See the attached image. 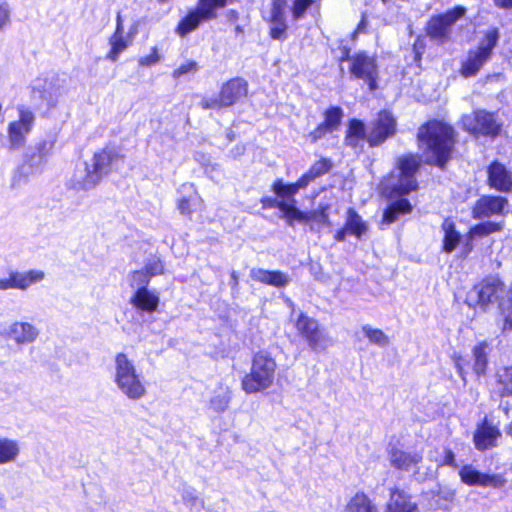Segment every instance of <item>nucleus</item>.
<instances>
[{"label":"nucleus","instance_id":"obj_1","mask_svg":"<svg viewBox=\"0 0 512 512\" xmlns=\"http://www.w3.org/2000/svg\"><path fill=\"white\" fill-rule=\"evenodd\" d=\"M496 302H499L504 318L503 330H512V286L506 291L500 279L489 277L475 285L466 296V303L470 307L480 308L483 311Z\"/></svg>","mask_w":512,"mask_h":512},{"label":"nucleus","instance_id":"obj_2","mask_svg":"<svg viewBox=\"0 0 512 512\" xmlns=\"http://www.w3.org/2000/svg\"><path fill=\"white\" fill-rule=\"evenodd\" d=\"M119 162H123V155L113 147H105L94 153L90 163H84V169L78 170L74 175V187L78 190H91L101 179L107 176Z\"/></svg>","mask_w":512,"mask_h":512},{"label":"nucleus","instance_id":"obj_3","mask_svg":"<svg viewBox=\"0 0 512 512\" xmlns=\"http://www.w3.org/2000/svg\"><path fill=\"white\" fill-rule=\"evenodd\" d=\"M453 129L439 121H431L421 127L418 133L420 145L431 155L428 161L443 167L448 161L452 148Z\"/></svg>","mask_w":512,"mask_h":512},{"label":"nucleus","instance_id":"obj_4","mask_svg":"<svg viewBox=\"0 0 512 512\" xmlns=\"http://www.w3.org/2000/svg\"><path fill=\"white\" fill-rule=\"evenodd\" d=\"M113 382L129 400L138 401L147 394L143 375L126 353L119 352L114 356Z\"/></svg>","mask_w":512,"mask_h":512},{"label":"nucleus","instance_id":"obj_5","mask_svg":"<svg viewBox=\"0 0 512 512\" xmlns=\"http://www.w3.org/2000/svg\"><path fill=\"white\" fill-rule=\"evenodd\" d=\"M421 158L415 155L399 157L395 169L382 183L383 193L388 197L407 195L417 189L415 174Z\"/></svg>","mask_w":512,"mask_h":512},{"label":"nucleus","instance_id":"obj_6","mask_svg":"<svg viewBox=\"0 0 512 512\" xmlns=\"http://www.w3.org/2000/svg\"><path fill=\"white\" fill-rule=\"evenodd\" d=\"M276 362L268 354L257 353L252 361V367L242 380V389L248 394H254L270 388L274 382Z\"/></svg>","mask_w":512,"mask_h":512},{"label":"nucleus","instance_id":"obj_7","mask_svg":"<svg viewBox=\"0 0 512 512\" xmlns=\"http://www.w3.org/2000/svg\"><path fill=\"white\" fill-rule=\"evenodd\" d=\"M466 12L467 9L464 6H455L445 13L433 16L428 22V35L440 43L448 41L453 26L465 18Z\"/></svg>","mask_w":512,"mask_h":512},{"label":"nucleus","instance_id":"obj_8","mask_svg":"<svg viewBox=\"0 0 512 512\" xmlns=\"http://www.w3.org/2000/svg\"><path fill=\"white\" fill-rule=\"evenodd\" d=\"M247 95V82L234 78L225 83L218 96L205 97L200 106L203 109H221L230 107Z\"/></svg>","mask_w":512,"mask_h":512},{"label":"nucleus","instance_id":"obj_9","mask_svg":"<svg viewBox=\"0 0 512 512\" xmlns=\"http://www.w3.org/2000/svg\"><path fill=\"white\" fill-rule=\"evenodd\" d=\"M65 93L66 80L56 75L36 79L32 87V98L42 101L48 107H55Z\"/></svg>","mask_w":512,"mask_h":512},{"label":"nucleus","instance_id":"obj_10","mask_svg":"<svg viewBox=\"0 0 512 512\" xmlns=\"http://www.w3.org/2000/svg\"><path fill=\"white\" fill-rule=\"evenodd\" d=\"M35 114L24 107L18 108V119L9 123L7 128L10 149L18 150L25 146L26 138L35 124Z\"/></svg>","mask_w":512,"mask_h":512},{"label":"nucleus","instance_id":"obj_11","mask_svg":"<svg viewBox=\"0 0 512 512\" xmlns=\"http://www.w3.org/2000/svg\"><path fill=\"white\" fill-rule=\"evenodd\" d=\"M351 61L350 72L357 79L364 80L371 91L377 89L378 67L376 59L366 52H358L346 58Z\"/></svg>","mask_w":512,"mask_h":512},{"label":"nucleus","instance_id":"obj_12","mask_svg":"<svg viewBox=\"0 0 512 512\" xmlns=\"http://www.w3.org/2000/svg\"><path fill=\"white\" fill-rule=\"evenodd\" d=\"M463 128L469 133L484 136H496L500 131V124L493 113L478 110L462 118Z\"/></svg>","mask_w":512,"mask_h":512},{"label":"nucleus","instance_id":"obj_13","mask_svg":"<svg viewBox=\"0 0 512 512\" xmlns=\"http://www.w3.org/2000/svg\"><path fill=\"white\" fill-rule=\"evenodd\" d=\"M461 481L468 486L490 487L494 489L503 488L507 479L501 473L489 474L477 470L473 465H464L459 470Z\"/></svg>","mask_w":512,"mask_h":512},{"label":"nucleus","instance_id":"obj_14","mask_svg":"<svg viewBox=\"0 0 512 512\" xmlns=\"http://www.w3.org/2000/svg\"><path fill=\"white\" fill-rule=\"evenodd\" d=\"M296 328L313 350L326 348L328 340L315 319L301 312L296 320Z\"/></svg>","mask_w":512,"mask_h":512},{"label":"nucleus","instance_id":"obj_15","mask_svg":"<svg viewBox=\"0 0 512 512\" xmlns=\"http://www.w3.org/2000/svg\"><path fill=\"white\" fill-rule=\"evenodd\" d=\"M396 130V120L388 111H381L373 122L368 133V142L371 146H377L391 137Z\"/></svg>","mask_w":512,"mask_h":512},{"label":"nucleus","instance_id":"obj_16","mask_svg":"<svg viewBox=\"0 0 512 512\" xmlns=\"http://www.w3.org/2000/svg\"><path fill=\"white\" fill-rule=\"evenodd\" d=\"M390 465L397 470L409 472L417 468L423 460V453L418 451H406L397 446L388 449Z\"/></svg>","mask_w":512,"mask_h":512},{"label":"nucleus","instance_id":"obj_17","mask_svg":"<svg viewBox=\"0 0 512 512\" xmlns=\"http://www.w3.org/2000/svg\"><path fill=\"white\" fill-rule=\"evenodd\" d=\"M507 205V199L500 196H482L473 207L472 215L475 219L489 218L501 215Z\"/></svg>","mask_w":512,"mask_h":512},{"label":"nucleus","instance_id":"obj_18","mask_svg":"<svg viewBox=\"0 0 512 512\" xmlns=\"http://www.w3.org/2000/svg\"><path fill=\"white\" fill-rule=\"evenodd\" d=\"M502 434L498 427L489 423L486 419L477 427L473 440L477 450L485 451L497 446Z\"/></svg>","mask_w":512,"mask_h":512},{"label":"nucleus","instance_id":"obj_19","mask_svg":"<svg viewBox=\"0 0 512 512\" xmlns=\"http://www.w3.org/2000/svg\"><path fill=\"white\" fill-rule=\"evenodd\" d=\"M6 337L18 345L33 343L39 336V330L29 322L16 321L5 332Z\"/></svg>","mask_w":512,"mask_h":512},{"label":"nucleus","instance_id":"obj_20","mask_svg":"<svg viewBox=\"0 0 512 512\" xmlns=\"http://www.w3.org/2000/svg\"><path fill=\"white\" fill-rule=\"evenodd\" d=\"M488 183L498 191L509 192L512 189V175L504 165L493 162L488 169Z\"/></svg>","mask_w":512,"mask_h":512},{"label":"nucleus","instance_id":"obj_21","mask_svg":"<svg viewBox=\"0 0 512 512\" xmlns=\"http://www.w3.org/2000/svg\"><path fill=\"white\" fill-rule=\"evenodd\" d=\"M385 512H419L418 506L404 490L392 488Z\"/></svg>","mask_w":512,"mask_h":512},{"label":"nucleus","instance_id":"obj_22","mask_svg":"<svg viewBox=\"0 0 512 512\" xmlns=\"http://www.w3.org/2000/svg\"><path fill=\"white\" fill-rule=\"evenodd\" d=\"M129 302L137 311L151 314L157 310L160 298L152 290L140 289L134 292Z\"/></svg>","mask_w":512,"mask_h":512},{"label":"nucleus","instance_id":"obj_23","mask_svg":"<svg viewBox=\"0 0 512 512\" xmlns=\"http://www.w3.org/2000/svg\"><path fill=\"white\" fill-rule=\"evenodd\" d=\"M250 277L257 282L271 285L277 288L286 287L291 278L286 273L281 271H270L262 268H253L250 271Z\"/></svg>","mask_w":512,"mask_h":512},{"label":"nucleus","instance_id":"obj_24","mask_svg":"<svg viewBox=\"0 0 512 512\" xmlns=\"http://www.w3.org/2000/svg\"><path fill=\"white\" fill-rule=\"evenodd\" d=\"M309 182L302 175V177L295 183L285 184L282 180H277L274 182L272 186L273 192L278 196V198H282L287 202L296 203L294 196L298 193L300 189H304L307 187Z\"/></svg>","mask_w":512,"mask_h":512},{"label":"nucleus","instance_id":"obj_25","mask_svg":"<svg viewBox=\"0 0 512 512\" xmlns=\"http://www.w3.org/2000/svg\"><path fill=\"white\" fill-rule=\"evenodd\" d=\"M231 399V389L221 384L217 390L213 392L209 401V407L216 413H223L228 409Z\"/></svg>","mask_w":512,"mask_h":512},{"label":"nucleus","instance_id":"obj_26","mask_svg":"<svg viewBox=\"0 0 512 512\" xmlns=\"http://www.w3.org/2000/svg\"><path fill=\"white\" fill-rule=\"evenodd\" d=\"M488 60L484 54L479 53L477 50L470 51L466 60L461 65V75L466 78L476 75Z\"/></svg>","mask_w":512,"mask_h":512},{"label":"nucleus","instance_id":"obj_27","mask_svg":"<svg viewBox=\"0 0 512 512\" xmlns=\"http://www.w3.org/2000/svg\"><path fill=\"white\" fill-rule=\"evenodd\" d=\"M19 454L20 446L16 440L0 437V465L15 462Z\"/></svg>","mask_w":512,"mask_h":512},{"label":"nucleus","instance_id":"obj_28","mask_svg":"<svg viewBox=\"0 0 512 512\" xmlns=\"http://www.w3.org/2000/svg\"><path fill=\"white\" fill-rule=\"evenodd\" d=\"M488 349L487 342H481L472 349L473 355V371L479 377L484 375L488 365Z\"/></svg>","mask_w":512,"mask_h":512},{"label":"nucleus","instance_id":"obj_29","mask_svg":"<svg viewBox=\"0 0 512 512\" xmlns=\"http://www.w3.org/2000/svg\"><path fill=\"white\" fill-rule=\"evenodd\" d=\"M442 230L444 232L443 251L451 253L458 246L461 240V235L456 231L455 224L450 219L444 220Z\"/></svg>","mask_w":512,"mask_h":512},{"label":"nucleus","instance_id":"obj_30","mask_svg":"<svg viewBox=\"0 0 512 512\" xmlns=\"http://www.w3.org/2000/svg\"><path fill=\"white\" fill-rule=\"evenodd\" d=\"M230 0H199L196 10L203 20H212L217 17V10L227 6Z\"/></svg>","mask_w":512,"mask_h":512},{"label":"nucleus","instance_id":"obj_31","mask_svg":"<svg viewBox=\"0 0 512 512\" xmlns=\"http://www.w3.org/2000/svg\"><path fill=\"white\" fill-rule=\"evenodd\" d=\"M412 206L407 199H400L392 203L383 213V224L394 223L400 214L410 213Z\"/></svg>","mask_w":512,"mask_h":512},{"label":"nucleus","instance_id":"obj_32","mask_svg":"<svg viewBox=\"0 0 512 512\" xmlns=\"http://www.w3.org/2000/svg\"><path fill=\"white\" fill-rule=\"evenodd\" d=\"M15 275L17 289L23 291L45 279V272L42 270H28L24 272L15 271Z\"/></svg>","mask_w":512,"mask_h":512},{"label":"nucleus","instance_id":"obj_33","mask_svg":"<svg viewBox=\"0 0 512 512\" xmlns=\"http://www.w3.org/2000/svg\"><path fill=\"white\" fill-rule=\"evenodd\" d=\"M343 512H378L376 506L364 493H357L348 502Z\"/></svg>","mask_w":512,"mask_h":512},{"label":"nucleus","instance_id":"obj_34","mask_svg":"<svg viewBox=\"0 0 512 512\" xmlns=\"http://www.w3.org/2000/svg\"><path fill=\"white\" fill-rule=\"evenodd\" d=\"M55 141L53 139H45L39 142L36 146L37 152L34 153L29 159L31 168H39L45 163L46 157L52 152Z\"/></svg>","mask_w":512,"mask_h":512},{"label":"nucleus","instance_id":"obj_35","mask_svg":"<svg viewBox=\"0 0 512 512\" xmlns=\"http://www.w3.org/2000/svg\"><path fill=\"white\" fill-rule=\"evenodd\" d=\"M286 33V24L284 22L283 12L279 5L274 4L271 10V28L270 35L273 39H282Z\"/></svg>","mask_w":512,"mask_h":512},{"label":"nucleus","instance_id":"obj_36","mask_svg":"<svg viewBox=\"0 0 512 512\" xmlns=\"http://www.w3.org/2000/svg\"><path fill=\"white\" fill-rule=\"evenodd\" d=\"M363 335L368 339L369 343L384 348L390 344V338L381 329L374 328L369 324L361 327Z\"/></svg>","mask_w":512,"mask_h":512},{"label":"nucleus","instance_id":"obj_37","mask_svg":"<svg viewBox=\"0 0 512 512\" xmlns=\"http://www.w3.org/2000/svg\"><path fill=\"white\" fill-rule=\"evenodd\" d=\"M344 226L349 231V234H353L357 238H361V236L367 231L366 223L352 208L347 212V219Z\"/></svg>","mask_w":512,"mask_h":512},{"label":"nucleus","instance_id":"obj_38","mask_svg":"<svg viewBox=\"0 0 512 512\" xmlns=\"http://www.w3.org/2000/svg\"><path fill=\"white\" fill-rule=\"evenodd\" d=\"M503 229L501 223L486 221L475 225L469 230L468 237L472 240L474 238L486 237L495 232H500Z\"/></svg>","mask_w":512,"mask_h":512},{"label":"nucleus","instance_id":"obj_39","mask_svg":"<svg viewBox=\"0 0 512 512\" xmlns=\"http://www.w3.org/2000/svg\"><path fill=\"white\" fill-rule=\"evenodd\" d=\"M499 40V32L498 29L492 28L489 29L484 38L481 40L478 48L476 49L479 53L484 54L486 58L490 59L492 55V51L497 45Z\"/></svg>","mask_w":512,"mask_h":512},{"label":"nucleus","instance_id":"obj_40","mask_svg":"<svg viewBox=\"0 0 512 512\" xmlns=\"http://www.w3.org/2000/svg\"><path fill=\"white\" fill-rule=\"evenodd\" d=\"M201 21H204L198 11L195 9V11L190 12L185 18H183L178 27H177V33L180 36H185L189 34L190 32L194 31L200 24Z\"/></svg>","mask_w":512,"mask_h":512},{"label":"nucleus","instance_id":"obj_41","mask_svg":"<svg viewBox=\"0 0 512 512\" xmlns=\"http://www.w3.org/2000/svg\"><path fill=\"white\" fill-rule=\"evenodd\" d=\"M365 136V125L363 122L352 119L349 123L345 142L348 146L355 147L360 139Z\"/></svg>","mask_w":512,"mask_h":512},{"label":"nucleus","instance_id":"obj_42","mask_svg":"<svg viewBox=\"0 0 512 512\" xmlns=\"http://www.w3.org/2000/svg\"><path fill=\"white\" fill-rule=\"evenodd\" d=\"M344 116L343 110L340 107L333 106L328 108L324 113V121L322 122L330 132L338 130L342 118Z\"/></svg>","mask_w":512,"mask_h":512},{"label":"nucleus","instance_id":"obj_43","mask_svg":"<svg viewBox=\"0 0 512 512\" xmlns=\"http://www.w3.org/2000/svg\"><path fill=\"white\" fill-rule=\"evenodd\" d=\"M109 44L111 49L108 52L106 58L112 62H116L120 54L123 53L129 46V43L124 36L115 35L110 37Z\"/></svg>","mask_w":512,"mask_h":512},{"label":"nucleus","instance_id":"obj_44","mask_svg":"<svg viewBox=\"0 0 512 512\" xmlns=\"http://www.w3.org/2000/svg\"><path fill=\"white\" fill-rule=\"evenodd\" d=\"M332 167V163L329 159L323 158L317 162H315L308 172H306L303 176L310 183L316 178L322 176L327 173Z\"/></svg>","mask_w":512,"mask_h":512},{"label":"nucleus","instance_id":"obj_45","mask_svg":"<svg viewBox=\"0 0 512 512\" xmlns=\"http://www.w3.org/2000/svg\"><path fill=\"white\" fill-rule=\"evenodd\" d=\"M501 396H512V366L505 367L498 373Z\"/></svg>","mask_w":512,"mask_h":512},{"label":"nucleus","instance_id":"obj_46","mask_svg":"<svg viewBox=\"0 0 512 512\" xmlns=\"http://www.w3.org/2000/svg\"><path fill=\"white\" fill-rule=\"evenodd\" d=\"M296 203L285 201L284 205H282L281 212L287 218L288 223L291 224L292 221L296 220L299 222H307V215L305 212L300 211L295 206Z\"/></svg>","mask_w":512,"mask_h":512},{"label":"nucleus","instance_id":"obj_47","mask_svg":"<svg viewBox=\"0 0 512 512\" xmlns=\"http://www.w3.org/2000/svg\"><path fill=\"white\" fill-rule=\"evenodd\" d=\"M182 499L190 510H199L203 507V500L198 496L196 490L191 487H184L182 491Z\"/></svg>","mask_w":512,"mask_h":512},{"label":"nucleus","instance_id":"obj_48","mask_svg":"<svg viewBox=\"0 0 512 512\" xmlns=\"http://www.w3.org/2000/svg\"><path fill=\"white\" fill-rule=\"evenodd\" d=\"M150 277L147 272L144 270H136L133 271L129 276V285L135 291H139L140 289H148L147 286L150 282Z\"/></svg>","mask_w":512,"mask_h":512},{"label":"nucleus","instance_id":"obj_49","mask_svg":"<svg viewBox=\"0 0 512 512\" xmlns=\"http://www.w3.org/2000/svg\"><path fill=\"white\" fill-rule=\"evenodd\" d=\"M328 209V205H320V207L314 211L306 213L307 215V222L314 221L323 225L329 224V217L326 213V210Z\"/></svg>","mask_w":512,"mask_h":512},{"label":"nucleus","instance_id":"obj_50","mask_svg":"<svg viewBox=\"0 0 512 512\" xmlns=\"http://www.w3.org/2000/svg\"><path fill=\"white\" fill-rule=\"evenodd\" d=\"M11 7L8 1L0 0V31H4L11 23Z\"/></svg>","mask_w":512,"mask_h":512},{"label":"nucleus","instance_id":"obj_51","mask_svg":"<svg viewBox=\"0 0 512 512\" xmlns=\"http://www.w3.org/2000/svg\"><path fill=\"white\" fill-rule=\"evenodd\" d=\"M198 70V64L195 61H188L173 72L174 78H180L181 76L188 74V73H195Z\"/></svg>","mask_w":512,"mask_h":512},{"label":"nucleus","instance_id":"obj_52","mask_svg":"<svg viewBox=\"0 0 512 512\" xmlns=\"http://www.w3.org/2000/svg\"><path fill=\"white\" fill-rule=\"evenodd\" d=\"M143 270L149 274L150 278H152L153 276L163 273V265L159 259L154 258L149 260Z\"/></svg>","mask_w":512,"mask_h":512},{"label":"nucleus","instance_id":"obj_53","mask_svg":"<svg viewBox=\"0 0 512 512\" xmlns=\"http://www.w3.org/2000/svg\"><path fill=\"white\" fill-rule=\"evenodd\" d=\"M311 4L312 0H295L292 8L293 17L295 19L301 18Z\"/></svg>","mask_w":512,"mask_h":512},{"label":"nucleus","instance_id":"obj_54","mask_svg":"<svg viewBox=\"0 0 512 512\" xmlns=\"http://www.w3.org/2000/svg\"><path fill=\"white\" fill-rule=\"evenodd\" d=\"M328 133H331L330 130L323 123H320L312 132L308 134L307 138L311 143H315Z\"/></svg>","mask_w":512,"mask_h":512},{"label":"nucleus","instance_id":"obj_55","mask_svg":"<svg viewBox=\"0 0 512 512\" xmlns=\"http://www.w3.org/2000/svg\"><path fill=\"white\" fill-rule=\"evenodd\" d=\"M160 55L158 54V49L156 47L152 48V52L144 57L139 59V65L141 66H152L160 61Z\"/></svg>","mask_w":512,"mask_h":512},{"label":"nucleus","instance_id":"obj_56","mask_svg":"<svg viewBox=\"0 0 512 512\" xmlns=\"http://www.w3.org/2000/svg\"><path fill=\"white\" fill-rule=\"evenodd\" d=\"M9 289H17L15 271H11L9 273L8 278L0 279V291H5Z\"/></svg>","mask_w":512,"mask_h":512},{"label":"nucleus","instance_id":"obj_57","mask_svg":"<svg viewBox=\"0 0 512 512\" xmlns=\"http://www.w3.org/2000/svg\"><path fill=\"white\" fill-rule=\"evenodd\" d=\"M286 200H283L282 198H271V197H265L261 200V203L264 208H278L280 211L282 209V205H284Z\"/></svg>","mask_w":512,"mask_h":512},{"label":"nucleus","instance_id":"obj_58","mask_svg":"<svg viewBox=\"0 0 512 512\" xmlns=\"http://www.w3.org/2000/svg\"><path fill=\"white\" fill-rule=\"evenodd\" d=\"M190 201L191 199L187 197H183L178 201V209L182 215H190L192 213Z\"/></svg>","mask_w":512,"mask_h":512},{"label":"nucleus","instance_id":"obj_59","mask_svg":"<svg viewBox=\"0 0 512 512\" xmlns=\"http://www.w3.org/2000/svg\"><path fill=\"white\" fill-rule=\"evenodd\" d=\"M27 180V175H24L20 170L16 171L12 177L11 186L17 188L21 185V182Z\"/></svg>","mask_w":512,"mask_h":512},{"label":"nucleus","instance_id":"obj_60","mask_svg":"<svg viewBox=\"0 0 512 512\" xmlns=\"http://www.w3.org/2000/svg\"><path fill=\"white\" fill-rule=\"evenodd\" d=\"M443 464L448 465V466H452V467H456L457 466L456 462H455V454L453 453L452 450H450V449H446L445 450V456H444Z\"/></svg>","mask_w":512,"mask_h":512},{"label":"nucleus","instance_id":"obj_61","mask_svg":"<svg viewBox=\"0 0 512 512\" xmlns=\"http://www.w3.org/2000/svg\"><path fill=\"white\" fill-rule=\"evenodd\" d=\"M220 170L219 165L217 164H207L205 165V173L209 175L212 179L215 178V173H217Z\"/></svg>","mask_w":512,"mask_h":512},{"label":"nucleus","instance_id":"obj_62","mask_svg":"<svg viewBox=\"0 0 512 512\" xmlns=\"http://www.w3.org/2000/svg\"><path fill=\"white\" fill-rule=\"evenodd\" d=\"M455 366H456V369H457V372L459 374V376L462 378V380L464 382H466V373H465V370L462 366V359L461 358H458L456 361H455Z\"/></svg>","mask_w":512,"mask_h":512},{"label":"nucleus","instance_id":"obj_63","mask_svg":"<svg viewBox=\"0 0 512 512\" xmlns=\"http://www.w3.org/2000/svg\"><path fill=\"white\" fill-rule=\"evenodd\" d=\"M349 233V231L346 229V227L344 226L342 229H340L336 235H335V239L339 242L341 241H344L345 238H346V234Z\"/></svg>","mask_w":512,"mask_h":512},{"label":"nucleus","instance_id":"obj_64","mask_svg":"<svg viewBox=\"0 0 512 512\" xmlns=\"http://www.w3.org/2000/svg\"><path fill=\"white\" fill-rule=\"evenodd\" d=\"M494 2L501 8H512V0H494Z\"/></svg>","mask_w":512,"mask_h":512}]
</instances>
